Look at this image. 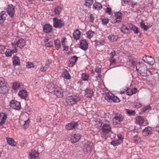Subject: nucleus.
Segmentation results:
<instances>
[{"label": "nucleus", "mask_w": 159, "mask_h": 159, "mask_svg": "<svg viewBox=\"0 0 159 159\" xmlns=\"http://www.w3.org/2000/svg\"><path fill=\"white\" fill-rule=\"evenodd\" d=\"M53 26L55 28H61L64 26V22L61 19L57 18H54L53 19Z\"/></svg>", "instance_id": "4"}, {"label": "nucleus", "mask_w": 159, "mask_h": 159, "mask_svg": "<svg viewBox=\"0 0 159 159\" xmlns=\"http://www.w3.org/2000/svg\"><path fill=\"white\" fill-rule=\"evenodd\" d=\"M16 47H17L16 46L15 47H13L14 48V49L12 50H11V52L12 54L14 53H16L17 52V50L16 48Z\"/></svg>", "instance_id": "57"}, {"label": "nucleus", "mask_w": 159, "mask_h": 159, "mask_svg": "<svg viewBox=\"0 0 159 159\" xmlns=\"http://www.w3.org/2000/svg\"><path fill=\"white\" fill-rule=\"evenodd\" d=\"M26 66L28 68H31L32 67H34V65L32 62H28L26 65Z\"/></svg>", "instance_id": "50"}, {"label": "nucleus", "mask_w": 159, "mask_h": 159, "mask_svg": "<svg viewBox=\"0 0 159 159\" xmlns=\"http://www.w3.org/2000/svg\"><path fill=\"white\" fill-rule=\"evenodd\" d=\"M93 0H86L85 5L89 7L93 3Z\"/></svg>", "instance_id": "42"}, {"label": "nucleus", "mask_w": 159, "mask_h": 159, "mask_svg": "<svg viewBox=\"0 0 159 159\" xmlns=\"http://www.w3.org/2000/svg\"><path fill=\"white\" fill-rule=\"evenodd\" d=\"M7 15L6 14V11H3L0 13V22H3L6 19Z\"/></svg>", "instance_id": "24"}, {"label": "nucleus", "mask_w": 159, "mask_h": 159, "mask_svg": "<svg viewBox=\"0 0 159 159\" xmlns=\"http://www.w3.org/2000/svg\"><path fill=\"white\" fill-rule=\"evenodd\" d=\"M101 126L102 127V131L103 133L107 134L111 132V128L109 125L103 124V125L101 124Z\"/></svg>", "instance_id": "9"}, {"label": "nucleus", "mask_w": 159, "mask_h": 159, "mask_svg": "<svg viewBox=\"0 0 159 159\" xmlns=\"http://www.w3.org/2000/svg\"><path fill=\"white\" fill-rule=\"evenodd\" d=\"M7 118V114H5L1 119V121L0 122V127L4 124L6 122Z\"/></svg>", "instance_id": "32"}, {"label": "nucleus", "mask_w": 159, "mask_h": 159, "mask_svg": "<svg viewBox=\"0 0 159 159\" xmlns=\"http://www.w3.org/2000/svg\"><path fill=\"white\" fill-rule=\"evenodd\" d=\"M7 143L9 145L13 146H16V143L12 138L7 137Z\"/></svg>", "instance_id": "23"}, {"label": "nucleus", "mask_w": 159, "mask_h": 159, "mask_svg": "<svg viewBox=\"0 0 159 159\" xmlns=\"http://www.w3.org/2000/svg\"><path fill=\"white\" fill-rule=\"evenodd\" d=\"M61 8L60 7H57L54 9V12L56 15H58L60 14L61 11Z\"/></svg>", "instance_id": "36"}, {"label": "nucleus", "mask_w": 159, "mask_h": 159, "mask_svg": "<svg viewBox=\"0 0 159 159\" xmlns=\"http://www.w3.org/2000/svg\"><path fill=\"white\" fill-rule=\"evenodd\" d=\"M66 39V38L65 37H63L62 38V39L61 40V43H63L65 40V39Z\"/></svg>", "instance_id": "63"}, {"label": "nucleus", "mask_w": 159, "mask_h": 159, "mask_svg": "<svg viewBox=\"0 0 159 159\" xmlns=\"http://www.w3.org/2000/svg\"><path fill=\"white\" fill-rule=\"evenodd\" d=\"M53 93L57 97L61 98L63 96V92L60 88L56 86L53 88Z\"/></svg>", "instance_id": "6"}, {"label": "nucleus", "mask_w": 159, "mask_h": 159, "mask_svg": "<svg viewBox=\"0 0 159 159\" xmlns=\"http://www.w3.org/2000/svg\"><path fill=\"white\" fill-rule=\"evenodd\" d=\"M137 89L136 88H134V90L129 89H128L127 90H126L125 92L127 95L130 96L133 94L135 93Z\"/></svg>", "instance_id": "28"}, {"label": "nucleus", "mask_w": 159, "mask_h": 159, "mask_svg": "<svg viewBox=\"0 0 159 159\" xmlns=\"http://www.w3.org/2000/svg\"><path fill=\"white\" fill-rule=\"evenodd\" d=\"M98 75L97 76V78H100L101 76L102 75H101V73H98Z\"/></svg>", "instance_id": "62"}, {"label": "nucleus", "mask_w": 159, "mask_h": 159, "mask_svg": "<svg viewBox=\"0 0 159 159\" xmlns=\"http://www.w3.org/2000/svg\"><path fill=\"white\" fill-rule=\"evenodd\" d=\"M115 51L114 50L112 51L111 53V58H113L115 55Z\"/></svg>", "instance_id": "60"}, {"label": "nucleus", "mask_w": 159, "mask_h": 159, "mask_svg": "<svg viewBox=\"0 0 159 159\" xmlns=\"http://www.w3.org/2000/svg\"><path fill=\"white\" fill-rule=\"evenodd\" d=\"M20 85L19 83H14L12 86V88L14 90H17L20 88Z\"/></svg>", "instance_id": "38"}, {"label": "nucleus", "mask_w": 159, "mask_h": 159, "mask_svg": "<svg viewBox=\"0 0 159 159\" xmlns=\"http://www.w3.org/2000/svg\"><path fill=\"white\" fill-rule=\"evenodd\" d=\"M81 78L83 80H87L89 78V76L85 73H83L82 74Z\"/></svg>", "instance_id": "46"}, {"label": "nucleus", "mask_w": 159, "mask_h": 159, "mask_svg": "<svg viewBox=\"0 0 159 159\" xmlns=\"http://www.w3.org/2000/svg\"><path fill=\"white\" fill-rule=\"evenodd\" d=\"M10 106L13 109L19 110L21 108L20 103L15 100H11L10 102Z\"/></svg>", "instance_id": "8"}, {"label": "nucleus", "mask_w": 159, "mask_h": 159, "mask_svg": "<svg viewBox=\"0 0 159 159\" xmlns=\"http://www.w3.org/2000/svg\"><path fill=\"white\" fill-rule=\"evenodd\" d=\"M136 127H135L134 129L133 130L134 132H138L141 130V129L139 128L138 129H136Z\"/></svg>", "instance_id": "61"}, {"label": "nucleus", "mask_w": 159, "mask_h": 159, "mask_svg": "<svg viewBox=\"0 0 159 159\" xmlns=\"http://www.w3.org/2000/svg\"><path fill=\"white\" fill-rule=\"evenodd\" d=\"M5 47L4 46L0 45V54H3L4 52Z\"/></svg>", "instance_id": "48"}, {"label": "nucleus", "mask_w": 159, "mask_h": 159, "mask_svg": "<svg viewBox=\"0 0 159 159\" xmlns=\"http://www.w3.org/2000/svg\"><path fill=\"white\" fill-rule=\"evenodd\" d=\"M14 60L13 61V64L14 66H19L20 65V62L19 58L16 56H15L13 57Z\"/></svg>", "instance_id": "25"}, {"label": "nucleus", "mask_w": 159, "mask_h": 159, "mask_svg": "<svg viewBox=\"0 0 159 159\" xmlns=\"http://www.w3.org/2000/svg\"><path fill=\"white\" fill-rule=\"evenodd\" d=\"M93 32L91 30H89L86 33L87 37L89 39H91L93 37Z\"/></svg>", "instance_id": "40"}, {"label": "nucleus", "mask_w": 159, "mask_h": 159, "mask_svg": "<svg viewBox=\"0 0 159 159\" xmlns=\"http://www.w3.org/2000/svg\"><path fill=\"white\" fill-rule=\"evenodd\" d=\"M30 156L33 159H35L39 157V153L37 152H31V154H30Z\"/></svg>", "instance_id": "35"}, {"label": "nucleus", "mask_w": 159, "mask_h": 159, "mask_svg": "<svg viewBox=\"0 0 159 159\" xmlns=\"http://www.w3.org/2000/svg\"><path fill=\"white\" fill-rule=\"evenodd\" d=\"M111 94H109L108 93H106L104 96V98L105 99L109 102H111L112 97Z\"/></svg>", "instance_id": "31"}, {"label": "nucleus", "mask_w": 159, "mask_h": 159, "mask_svg": "<svg viewBox=\"0 0 159 159\" xmlns=\"http://www.w3.org/2000/svg\"><path fill=\"white\" fill-rule=\"evenodd\" d=\"M130 29V28L129 27V25H128V27H126L125 26H124L122 27V29L121 30V31L122 32H125V30H126L128 31H129V30Z\"/></svg>", "instance_id": "49"}, {"label": "nucleus", "mask_w": 159, "mask_h": 159, "mask_svg": "<svg viewBox=\"0 0 159 159\" xmlns=\"http://www.w3.org/2000/svg\"><path fill=\"white\" fill-rule=\"evenodd\" d=\"M18 95L22 98L25 99L27 96V92L26 90H22L20 91Z\"/></svg>", "instance_id": "22"}, {"label": "nucleus", "mask_w": 159, "mask_h": 159, "mask_svg": "<svg viewBox=\"0 0 159 159\" xmlns=\"http://www.w3.org/2000/svg\"><path fill=\"white\" fill-rule=\"evenodd\" d=\"M78 59L77 57L76 56H73L69 60L68 65L70 67H72L75 64Z\"/></svg>", "instance_id": "16"}, {"label": "nucleus", "mask_w": 159, "mask_h": 159, "mask_svg": "<svg viewBox=\"0 0 159 159\" xmlns=\"http://www.w3.org/2000/svg\"><path fill=\"white\" fill-rule=\"evenodd\" d=\"M109 61L111 64L116 63V60L113 57L110 59Z\"/></svg>", "instance_id": "58"}, {"label": "nucleus", "mask_w": 159, "mask_h": 159, "mask_svg": "<svg viewBox=\"0 0 159 159\" xmlns=\"http://www.w3.org/2000/svg\"><path fill=\"white\" fill-rule=\"evenodd\" d=\"M151 108V107L150 105H148L142 108V111L143 112H144L146 110Z\"/></svg>", "instance_id": "51"}, {"label": "nucleus", "mask_w": 159, "mask_h": 159, "mask_svg": "<svg viewBox=\"0 0 159 159\" xmlns=\"http://www.w3.org/2000/svg\"><path fill=\"white\" fill-rule=\"evenodd\" d=\"M80 98L76 96H69L66 98V102L68 105H72L76 103L80 100Z\"/></svg>", "instance_id": "3"}, {"label": "nucleus", "mask_w": 159, "mask_h": 159, "mask_svg": "<svg viewBox=\"0 0 159 159\" xmlns=\"http://www.w3.org/2000/svg\"><path fill=\"white\" fill-rule=\"evenodd\" d=\"M80 46L82 49L86 50L88 48V44L86 41L84 39L81 40L80 42Z\"/></svg>", "instance_id": "15"}, {"label": "nucleus", "mask_w": 159, "mask_h": 159, "mask_svg": "<svg viewBox=\"0 0 159 159\" xmlns=\"http://www.w3.org/2000/svg\"><path fill=\"white\" fill-rule=\"evenodd\" d=\"M63 47L64 48L63 50H66V51H67L68 50V47H66V46H64V47Z\"/></svg>", "instance_id": "64"}, {"label": "nucleus", "mask_w": 159, "mask_h": 159, "mask_svg": "<svg viewBox=\"0 0 159 159\" xmlns=\"http://www.w3.org/2000/svg\"><path fill=\"white\" fill-rule=\"evenodd\" d=\"M140 25L141 28L143 29L144 30L146 31L149 28V27L145 25L144 23L142 22Z\"/></svg>", "instance_id": "45"}, {"label": "nucleus", "mask_w": 159, "mask_h": 159, "mask_svg": "<svg viewBox=\"0 0 159 159\" xmlns=\"http://www.w3.org/2000/svg\"><path fill=\"white\" fill-rule=\"evenodd\" d=\"M133 139L134 142L135 143H140L142 141L141 138L137 135L134 136L133 137Z\"/></svg>", "instance_id": "30"}, {"label": "nucleus", "mask_w": 159, "mask_h": 159, "mask_svg": "<svg viewBox=\"0 0 159 159\" xmlns=\"http://www.w3.org/2000/svg\"><path fill=\"white\" fill-rule=\"evenodd\" d=\"M78 126L77 123L75 121H72L70 123L66 125V129L68 130H72L75 129V127Z\"/></svg>", "instance_id": "10"}, {"label": "nucleus", "mask_w": 159, "mask_h": 159, "mask_svg": "<svg viewBox=\"0 0 159 159\" xmlns=\"http://www.w3.org/2000/svg\"><path fill=\"white\" fill-rule=\"evenodd\" d=\"M129 27L130 28V29L132 30L134 33L135 34H138L139 33V30L138 28L137 27H136L135 25H133L131 24H129Z\"/></svg>", "instance_id": "27"}, {"label": "nucleus", "mask_w": 159, "mask_h": 159, "mask_svg": "<svg viewBox=\"0 0 159 159\" xmlns=\"http://www.w3.org/2000/svg\"><path fill=\"white\" fill-rule=\"evenodd\" d=\"M47 46L49 47H53V41H50L47 44Z\"/></svg>", "instance_id": "53"}, {"label": "nucleus", "mask_w": 159, "mask_h": 159, "mask_svg": "<svg viewBox=\"0 0 159 159\" xmlns=\"http://www.w3.org/2000/svg\"><path fill=\"white\" fill-rule=\"evenodd\" d=\"M108 20L107 19H103L102 20V23L103 25H106L108 23Z\"/></svg>", "instance_id": "55"}, {"label": "nucleus", "mask_w": 159, "mask_h": 159, "mask_svg": "<svg viewBox=\"0 0 159 159\" xmlns=\"http://www.w3.org/2000/svg\"><path fill=\"white\" fill-rule=\"evenodd\" d=\"M81 136L78 134H75L71 136L70 138L71 142L73 143H75L77 142L80 139Z\"/></svg>", "instance_id": "13"}, {"label": "nucleus", "mask_w": 159, "mask_h": 159, "mask_svg": "<svg viewBox=\"0 0 159 159\" xmlns=\"http://www.w3.org/2000/svg\"><path fill=\"white\" fill-rule=\"evenodd\" d=\"M81 32L78 29H76L73 33V36L75 40L79 39L80 36Z\"/></svg>", "instance_id": "20"}, {"label": "nucleus", "mask_w": 159, "mask_h": 159, "mask_svg": "<svg viewBox=\"0 0 159 159\" xmlns=\"http://www.w3.org/2000/svg\"><path fill=\"white\" fill-rule=\"evenodd\" d=\"M15 7L12 4H9L7 9V11L9 16L12 18L14 16L15 11Z\"/></svg>", "instance_id": "7"}, {"label": "nucleus", "mask_w": 159, "mask_h": 159, "mask_svg": "<svg viewBox=\"0 0 159 159\" xmlns=\"http://www.w3.org/2000/svg\"><path fill=\"white\" fill-rule=\"evenodd\" d=\"M54 44L55 48L58 49L61 47L60 41L59 39H57L54 41Z\"/></svg>", "instance_id": "37"}, {"label": "nucleus", "mask_w": 159, "mask_h": 159, "mask_svg": "<svg viewBox=\"0 0 159 159\" xmlns=\"http://www.w3.org/2000/svg\"><path fill=\"white\" fill-rule=\"evenodd\" d=\"M62 76L66 79H69L70 77V74L66 70H65L62 74Z\"/></svg>", "instance_id": "33"}, {"label": "nucleus", "mask_w": 159, "mask_h": 159, "mask_svg": "<svg viewBox=\"0 0 159 159\" xmlns=\"http://www.w3.org/2000/svg\"><path fill=\"white\" fill-rule=\"evenodd\" d=\"M144 120L143 118L140 116L137 117L136 119V123L138 124L139 125H142L144 123Z\"/></svg>", "instance_id": "26"}, {"label": "nucleus", "mask_w": 159, "mask_h": 159, "mask_svg": "<svg viewBox=\"0 0 159 159\" xmlns=\"http://www.w3.org/2000/svg\"><path fill=\"white\" fill-rule=\"evenodd\" d=\"M94 20V17L92 14H90L89 17V20L91 22H93Z\"/></svg>", "instance_id": "56"}, {"label": "nucleus", "mask_w": 159, "mask_h": 159, "mask_svg": "<svg viewBox=\"0 0 159 159\" xmlns=\"http://www.w3.org/2000/svg\"><path fill=\"white\" fill-rule=\"evenodd\" d=\"M93 143L90 142H88L85 144L84 148H83V151L85 152H90L92 149Z\"/></svg>", "instance_id": "11"}, {"label": "nucleus", "mask_w": 159, "mask_h": 159, "mask_svg": "<svg viewBox=\"0 0 159 159\" xmlns=\"http://www.w3.org/2000/svg\"><path fill=\"white\" fill-rule=\"evenodd\" d=\"M124 119V117L121 114H116L113 118L114 121L115 120H117L118 122H120L122 121Z\"/></svg>", "instance_id": "21"}, {"label": "nucleus", "mask_w": 159, "mask_h": 159, "mask_svg": "<svg viewBox=\"0 0 159 159\" xmlns=\"http://www.w3.org/2000/svg\"><path fill=\"white\" fill-rule=\"evenodd\" d=\"M52 30V27L50 24H46L43 27V31L46 33L51 32Z\"/></svg>", "instance_id": "14"}, {"label": "nucleus", "mask_w": 159, "mask_h": 159, "mask_svg": "<svg viewBox=\"0 0 159 159\" xmlns=\"http://www.w3.org/2000/svg\"><path fill=\"white\" fill-rule=\"evenodd\" d=\"M105 42V40L104 39H102L99 42V44L100 45H104Z\"/></svg>", "instance_id": "59"}, {"label": "nucleus", "mask_w": 159, "mask_h": 159, "mask_svg": "<svg viewBox=\"0 0 159 159\" xmlns=\"http://www.w3.org/2000/svg\"><path fill=\"white\" fill-rule=\"evenodd\" d=\"M9 90L5 83L4 79L0 77V93L5 94L7 93Z\"/></svg>", "instance_id": "2"}, {"label": "nucleus", "mask_w": 159, "mask_h": 159, "mask_svg": "<svg viewBox=\"0 0 159 159\" xmlns=\"http://www.w3.org/2000/svg\"><path fill=\"white\" fill-rule=\"evenodd\" d=\"M25 41L22 39H19L17 41H15L11 43L12 47L18 46L20 49H22L25 46Z\"/></svg>", "instance_id": "5"}, {"label": "nucleus", "mask_w": 159, "mask_h": 159, "mask_svg": "<svg viewBox=\"0 0 159 159\" xmlns=\"http://www.w3.org/2000/svg\"><path fill=\"white\" fill-rule=\"evenodd\" d=\"M108 38L109 40L112 42L116 41L118 39V37L117 36L112 34L109 35Z\"/></svg>", "instance_id": "34"}, {"label": "nucleus", "mask_w": 159, "mask_h": 159, "mask_svg": "<svg viewBox=\"0 0 159 159\" xmlns=\"http://www.w3.org/2000/svg\"><path fill=\"white\" fill-rule=\"evenodd\" d=\"M152 130L150 127H146L143 130L142 134L144 136H148L152 133Z\"/></svg>", "instance_id": "12"}, {"label": "nucleus", "mask_w": 159, "mask_h": 159, "mask_svg": "<svg viewBox=\"0 0 159 159\" xmlns=\"http://www.w3.org/2000/svg\"><path fill=\"white\" fill-rule=\"evenodd\" d=\"M120 143H119L118 142H116V141H112L111 143V144L113 145L114 146H116L118 145V144H120L122 142V139L120 138Z\"/></svg>", "instance_id": "44"}, {"label": "nucleus", "mask_w": 159, "mask_h": 159, "mask_svg": "<svg viewBox=\"0 0 159 159\" xmlns=\"http://www.w3.org/2000/svg\"><path fill=\"white\" fill-rule=\"evenodd\" d=\"M112 96L111 98V101H113L114 102H118L120 101V100L119 98L117 97L116 96H115L113 94H111Z\"/></svg>", "instance_id": "41"}, {"label": "nucleus", "mask_w": 159, "mask_h": 159, "mask_svg": "<svg viewBox=\"0 0 159 159\" xmlns=\"http://www.w3.org/2000/svg\"><path fill=\"white\" fill-rule=\"evenodd\" d=\"M136 70L142 76H147V68L146 66L140 63H137L136 65Z\"/></svg>", "instance_id": "1"}, {"label": "nucleus", "mask_w": 159, "mask_h": 159, "mask_svg": "<svg viewBox=\"0 0 159 159\" xmlns=\"http://www.w3.org/2000/svg\"><path fill=\"white\" fill-rule=\"evenodd\" d=\"M106 12L109 15H110L111 13V10L110 7H107L106 9Z\"/></svg>", "instance_id": "52"}, {"label": "nucleus", "mask_w": 159, "mask_h": 159, "mask_svg": "<svg viewBox=\"0 0 159 159\" xmlns=\"http://www.w3.org/2000/svg\"><path fill=\"white\" fill-rule=\"evenodd\" d=\"M93 7L95 9L99 10L102 8V5L100 3L95 2L93 4Z\"/></svg>", "instance_id": "29"}, {"label": "nucleus", "mask_w": 159, "mask_h": 159, "mask_svg": "<svg viewBox=\"0 0 159 159\" xmlns=\"http://www.w3.org/2000/svg\"><path fill=\"white\" fill-rule=\"evenodd\" d=\"M95 71L97 73H101V68L97 67L95 69Z\"/></svg>", "instance_id": "54"}, {"label": "nucleus", "mask_w": 159, "mask_h": 159, "mask_svg": "<svg viewBox=\"0 0 159 159\" xmlns=\"http://www.w3.org/2000/svg\"><path fill=\"white\" fill-rule=\"evenodd\" d=\"M121 14V13L119 11L116 12L115 13V16L116 17V21L114 22V23H117L121 21L122 20Z\"/></svg>", "instance_id": "19"}, {"label": "nucleus", "mask_w": 159, "mask_h": 159, "mask_svg": "<svg viewBox=\"0 0 159 159\" xmlns=\"http://www.w3.org/2000/svg\"><path fill=\"white\" fill-rule=\"evenodd\" d=\"M85 95L87 98H91L93 95V91L90 88H87L85 90Z\"/></svg>", "instance_id": "18"}, {"label": "nucleus", "mask_w": 159, "mask_h": 159, "mask_svg": "<svg viewBox=\"0 0 159 159\" xmlns=\"http://www.w3.org/2000/svg\"><path fill=\"white\" fill-rule=\"evenodd\" d=\"M11 50L9 49H7L5 52V54L6 57H10L11 56Z\"/></svg>", "instance_id": "47"}, {"label": "nucleus", "mask_w": 159, "mask_h": 159, "mask_svg": "<svg viewBox=\"0 0 159 159\" xmlns=\"http://www.w3.org/2000/svg\"><path fill=\"white\" fill-rule=\"evenodd\" d=\"M49 66L48 64H45L44 66H43L40 68V70L42 72L46 71L49 67Z\"/></svg>", "instance_id": "43"}, {"label": "nucleus", "mask_w": 159, "mask_h": 159, "mask_svg": "<svg viewBox=\"0 0 159 159\" xmlns=\"http://www.w3.org/2000/svg\"><path fill=\"white\" fill-rule=\"evenodd\" d=\"M153 59V57L151 56H147L146 55L143 58V60L145 62L150 64H151L152 63V60Z\"/></svg>", "instance_id": "17"}, {"label": "nucleus", "mask_w": 159, "mask_h": 159, "mask_svg": "<svg viewBox=\"0 0 159 159\" xmlns=\"http://www.w3.org/2000/svg\"><path fill=\"white\" fill-rule=\"evenodd\" d=\"M126 112L129 116H134L135 114V111L129 110L128 109H126Z\"/></svg>", "instance_id": "39"}]
</instances>
